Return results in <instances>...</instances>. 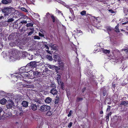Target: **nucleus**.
I'll list each match as a JSON object with an SVG mask.
<instances>
[{
  "mask_svg": "<svg viewBox=\"0 0 128 128\" xmlns=\"http://www.w3.org/2000/svg\"><path fill=\"white\" fill-rule=\"evenodd\" d=\"M2 11L4 14V16H8L10 13H11V14L10 16V17H12V16L13 14L16 16L17 15H18L19 13L18 10H16L10 6L4 8L2 9Z\"/></svg>",
  "mask_w": 128,
  "mask_h": 128,
  "instance_id": "f257e3e1",
  "label": "nucleus"
},
{
  "mask_svg": "<svg viewBox=\"0 0 128 128\" xmlns=\"http://www.w3.org/2000/svg\"><path fill=\"white\" fill-rule=\"evenodd\" d=\"M50 106L43 105L39 107V110L42 112H45L50 110Z\"/></svg>",
  "mask_w": 128,
  "mask_h": 128,
  "instance_id": "f03ea898",
  "label": "nucleus"
},
{
  "mask_svg": "<svg viewBox=\"0 0 128 128\" xmlns=\"http://www.w3.org/2000/svg\"><path fill=\"white\" fill-rule=\"evenodd\" d=\"M14 105V102L12 101L8 102L6 104V106L8 108L11 109L13 107Z\"/></svg>",
  "mask_w": 128,
  "mask_h": 128,
  "instance_id": "7ed1b4c3",
  "label": "nucleus"
},
{
  "mask_svg": "<svg viewBox=\"0 0 128 128\" xmlns=\"http://www.w3.org/2000/svg\"><path fill=\"white\" fill-rule=\"evenodd\" d=\"M48 67L50 69L52 70L55 69L56 71L57 70H59L60 68L55 66H54L52 65H48Z\"/></svg>",
  "mask_w": 128,
  "mask_h": 128,
  "instance_id": "20e7f679",
  "label": "nucleus"
},
{
  "mask_svg": "<svg viewBox=\"0 0 128 128\" xmlns=\"http://www.w3.org/2000/svg\"><path fill=\"white\" fill-rule=\"evenodd\" d=\"M53 60L55 62L57 61H58V62H59V61L61 60L60 56L57 55H54L53 56Z\"/></svg>",
  "mask_w": 128,
  "mask_h": 128,
  "instance_id": "39448f33",
  "label": "nucleus"
},
{
  "mask_svg": "<svg viewBox=\"0 0 128 128\" xmlns=\"http://www.w3.org/2000/svg\"><path fill=\"white\" fill-rule=\"evenodd\" d=\"M32 76L31 78H33L34 77V76L37 77H38L39 76V74H40V72L36 71L34 72H32Z\"/></svg>",
  "mask_w": 128,
  "mask_h": 128,
  "instance_id": "423d86ee",
  "label": "nucleus"
},
{
  "mask_svg": "<svg viewBox=\"0 0 128 128\" xmlns=\"http://www.w3.org/2000/svg\"><path fill=\"white\" fill-rule=\"evenodd\" d=\"M50 92L53 95H56L58 93V91L56 88L51 89Z\"/></svg>",
  "mask_w": 128,
  "mask_h": 128,
  "instance_id": "0eeeda50",
  "label": "nucleus"
},
{
  "mask_svg": "<svg viewBox=\"0 0 128 128\" xmlns=\"http://www.w3.org/2000/svg\"><path fill=\"white\" fill-rule=\"evenodd\" d=\"M31 109L34 111H35L37 109V106L36 104H32L30 106Z\"/></svg>",
  "mask_w": 128,
  "mask_h": 128,
  "instance_id": "6e6552de",
  "label": "nucleus"
},
{
  "mask_svg": "<svg viewBox=\"0 0 128 128\" xmlns=\"http://www.w3.org/2000/svg\"><path fill=\"white\" fill-rule=\"evenodd\" d=\"M12 1V0H2L1 2L3 4H6L10 3Z\"/></svg>",
  "mask_w": 128,
  "mask_h": 128,
  "instance_id": "1a4fd4ad",
  "label": "nucleus"
},
{
  "mask_svg": "<svg viewBox=\"0 0 128 128\" xmlns=\"http://www.w3.org/2000/svg\"><path fill=\"white\" fill-rule=\"evenodd\" d=\"M52 99L49 97L46 98L45 100V102L46 103L49 104L52 101Z\"/></svg>",
  "mask_w": 128,
  "mask_h": 128,
  "instance_id": "9d476101",
  "label": "nucleus"
},
{
  "mask_svg": "<svg viewBox=\"0 0 128 128\" xmlns=\"http://www.w3.org/2000/svg\"><path fill=\"white\" fill-rule=\"evenodd\" d=\"M28 102L25 101H22V106L25 107H26L28 106Z\"/></svg>",
  "mask_w": 128,
  "mask_h": 128,
  "instance_id": "9b49d317",
  "label": "nucleus"
},
{
  "mask_svg": "<svg viewBox=\"0 0 128 128\" xmlns=\"http://www.w3.org/2000/svg\"><path fill=\"white\" fill-rule=\"evenodd\" d=\"M120 105L128 106V101L127 100L122 101L121 102Z\"/></svg>",
  "mask_w": 128,
  "mask_h": 128,
  "instance_id": "f8f14e48",
  "label": "nucleus"
},
{
  "mask_svg": "<svg viewBox=\"0 0 128 128\" xmlns=\"http://www.w3.org/2000/svg\"><path fill=\"white\" fill-rule=\"evenodd\" d=\"M7 102L6 100L4 98H3L0 100V103L2 105L4 104Z\"/></svg>",
  "mask_w": 128,
  "mask_h": 128,
  "instance_id": "ddd939ff",
  "label": "nucleus"
},
{
  "mask_svg": "<svg viewBox=\"0 0 128 128\" xmlns=\"http://www.w3.org/2000/svg\"><path fill=\"white\" fill-rule=\"evenodd\" d=\"M29 64L32 67H34L36 66V61L30 62Z\"/></svg>",
  "mask_w": 128,
  "mask_h": 128,
  "instance_id": "4468645a",
  "label": "nucleus"
},
{
  "mask_svg": "<svg viewBox=\"0 0 128 128\" xmlns=\"http://www.w3.org/2000/svg\"><path fill=\"white\" fill-rule=\"evenodd\" d=\"M15 17V16H13L12 18L11 17L8 19L7 21V22H13L14 20V18Z\"/></svg>",
  "mask_w": 128,
  "mask_h": 128,
  "instance_id": "2eb2a0df",
  "label": "nucleus"
},
{
  "mask_svg": "<svg viewBox=\"0 0 128 128\" xmlns=\"http://www.w3.org/2000/svg\"><path fill=\"white\" fill-rule=\"evenodd\" d=\"M52 48V50H58L57 47L56 45L55 44H53L50 46Z\"/></svg>",
  "mask_w": 128,
  "mask_h": 128,
  "instance_id": "dca6fc26",
  "label": "nucleus"
},
{
  "mask_svg": "<svg viewBox=\"0 0 128 128\" xmlns=\"http://www.w3.org/2000/svg\"><path fill=\"white\" fill-rule=\"evenodd\" d=\"M36 66H41L43 64V62L42 60H40L39 61H36Z\"/></svg>",
  "mask_w": 128,
  "mask_h": 128,
  "instance_id": "f3484780",
  "label": "nucleus"
},
{
  "mask_svg": "<svg viewBox=\"0 0 128 128\" xmlns=\"http://www.w3.org/2000/svg\"><path fill=\"white\" fill-rule=\"evenodd\" d=\"M58 64H59L58 66L60 68H63L64 67V62H62L60 60L58 62Z\"/></svg>",
  "mask_w": 128,
  "mask_h": 128,
  "instance_id": "a211bd4d",
  "label": "nucleus"
},
{
  "mask_svg": "<svg viewBox=\"0 0 128 128\" xmlns=\"http://www.w3.org/2000/svg\"><path fill=\"white\" fill-rule=\"evenodd\" d=\"M26 67H22L20 69L19 71L22 73L25 72L26 71Z\"/></svg>",
  "mask_w": 128,
  "mask_h": 128,
  "instance_id": "6ab92c4d",
  "label": "nucleus"
},
{
  "mask_svg": "<svg viewBox=\"0 0 128 128\" xmlns=\"http://www.w3.org/2000/svg\"><path fill=\"white\" fill-rule=\"evenodd\" d=\"M34 101L36 102H37L39 104H41L42 103L41 101L40 100H39L38 98H36L34 99Z\"/></svg>",
  "mask_w": 128,
  "mask_h": 128,
  "instance_id": "aec40b11",
  "label": "nucleus"
},
{
  "mask_svg": "<svg viewBox=\"0 0 128 128\" xmlns=\"http://www.w3.org/2000/svg\"><path fill=\"white\" fill-rule=\"evenodd\" d=\"M32 72H31L30 74H28V73L26 72V73L27 74H25V76L26 77H30V78H31L32 77Z\"/></svg>",
  "mask_w": 128,
  "mask_h": 128,
  "instance_id": "412c9836",
  "label": "nucleus"
},
{
  "mask_svg": "<svg viewBox=\"0 0 128 128\" xmlns=\"http://www.w3.org/2000/svg\"><path fill=\"white\" fill-rule=\"evenodd\" d=\"M102 51L103 53L105 54H109L110 52L109 50L104 49H102Z\"/></svg>",
  "mask_w": 128,
  "mask_h": 128,
  "instance_id": "4be33fe9",
  "label": "nucleus"
},
{
  "mask_svg": "<svg viewBox=\"0 0 128 128\" xmlns=\"http://www.w3.org/2000/svg\"><path fill=\"white\" fill-rule=\"evenodd\" d=\"M22 96L18 95L16 96V99L17 100H20L22 99Z\"/></svg>",
  "mask_w": 128,
  "mask_h": 128,
  "instance_id": "5701e85b",
  "label": "nucleus"
},
{
  "mask_svg": "<svg viewBox=\"0 0 128 128\" xmlns=\"http://www.w3.org/2000/svg\"><path fill=\"white\" fill-rule=\"evenodd\" d=\"M50 87L51 89L52 88H56V86L55 84L53 83H52L50 85Z\"/></svg>",
  "mask_w": 128,
  "mask_h": 128,
  "instance_id": "b1692460",
  "label": "nucleus"
},
{
  "mask_svg": "<svg viewBox=\"0 0 128 128\" xmlns=\"http://www.w3.org/2000/svg\"><path fill=\"white\" fill-rule=\"evenodd\" d=\"M51 17L52 20L53 22H55V20H56V17L52 14H51Z\"/></svg>",
  "mask_w": 128,
  "mask_h": 128,
  "instance_id": "393cba45",
  "label": "nucleus"
},
{
  "mask_svg": "<svg viewBox=\"0 0 128 128\" xmlns=\"http://www.w3.org/2000/svg\"><path fill=\"white\" fill-rule=\"evenodd\" d=\"M58 76L57 77V80L58 81V82H61V77L59 75H57Z\"/></svg>",
  "mask_w": 128,
  "mask_h": 128,
  "instance_id": "a878e982",
  "label": "nucleus"
},
{
  "mask_svg": "<svg viewBox=\"0 0 128 128\" xmlns=\"http://www.w3.org/2000/svg\"><path fill=\"white\" fill-rule=\"evenodd\" d=\"M4 112L2 111V108L0 107V116H2Z\"/></svg>",
  "mask_w": 128,
  "mask_h": 128,
  "instance_id": "bb28decb",
  "label": "nucleus"
},
{
  "mask_svg": "<svg viewBox=\"0 0 128 128\" xmlns=\"http://www.w3.org/2000/svg\"><path fill=\"white\" fill-rule=\"evenodd\" d=\"M58 84H59L61 86V88L63 89L64 87V83L63 82H61V81L58 82Z\"/></svg>",
  "mask_w": 128,
  "mask_h": 128,
  "instance_id": "cd10ccee",
  "label": "nucleus"
},
{
  "mask_svg": "<svg viewBox=\"0 0 128 128\" xmlns=\"http://www.w3.org/2000/svg\"><path fill=\"white\" fill-rule=\"evenodd\" d=\"M108 31V33L109 34V32L111 31L112 30V28L110 26H108L106 28Z\"/></svg>",
  "mask_w": 128,
  "mask_h": 128,
  "instance_id": "c85d7f7f",
  "label": "nucleus"
},
{
  "mask_svg": "<svg viewBox=\"0 0 128 128\" xmlns=\"http://www.w3.org/2000/svg\"><path fill=\"white\" fill-rule=\"evenodd\" d=\"M80 14L82 16L85 15L86 14V11L85 10H83L80 12Z\"/></svg>",
  "mask_w": 128,
  "mask_h": 128,
  "instance_id": "c756f323",
  "label": "nucleus"
},
{
  "mask_svg": "<svg viewBox=\"0 0 128 128\" xmlns=\"http://www.w3.org/2000/svg\"><path fill=\"white\" fill-rule=\"evenodd\" d=\"M52 114V112L50 111H48L46 113V115L48 116H50Z\"/></svg>",
  "mask_w": 128,
  "mask_h": 128,
  "instance_id": "7c9ffc66",
  "label": "nucleus"
},
{
  "mask_svg": "<svg viewBox=\"0 0 128 128\" xmlns=\"http://www.w3.org/2000/svg\"><path fill=\"white\" fill-rule=\"evenodd\" d=\"M33 26V24L30 23H28L26 24V26L28 27L29 26Z\"/></svg>",
  "mask_w": 128,
  "mask_h": 128,
  "instance_id": "2f4dec72",
  "label": "nucleus"
},
{
  "mask_svg": "<svg viewBox=\"0 0 128 128\" xmlns=\"http://www.w3.org/2000/svg\"><path fill=\"white\" fill-rule=\"evenodd\" d=\"M27 23L26 20H22V21L20 22V23L23 24H26Z\"/></svg>",
  "mask_w": 128,
  "mask_h": 128,
  "instance_id": "473e14b6",
  "label": "nucleus"
},
{
  "mask_svg": "<svg viewBox=\"0 0 128 128\" xmlns=\"http://www.w3.org/2000/svg\"><path fill=\"white\" fill-rule=\"evenodd\" d=\"M44 46L46 48V49H48V50H46L47 51L48 53H49L50 52V51L48 50L49 49L48 47L46 45V44L44 45Z\"/></svg>",
  "mask_w": 128,
  "mask_h": 128,
  "instance_id": "72a5a7b5",
  "label": "nucleus"
},
{
  "mask_svg": "<svg viewBox=\"0 0 128 128\" xmlns=\"http://www.w3.org/2000/svg\"><path fill=\"white\" fill-rule=\"evenodd\" d=\"M21 10L25 12H28V10H27L25 8H21Z\"/></svg>",
  "mask_w": 128,
  "mask_h": 128,
  "instance_id": "f704fd0d",
  "label": "nucleus"
},
{
  "mask_svg": "<svg viewBox=\"0 0 128 128\" xmlns=\"http://www.w3.org/2000/svg\"><path fill=\"white\" fill-rule=\"evenodd\" d=\"M47 58L50 60H52V56L50 55L48 56Z\"/></svg>",
  "mask_w": 128,
  "mask_h": 128,
  "instance_id": "c9c22d12",
  "label": "nucleus"
},
{
  "mask_svg": "<svg viewBox=\"0 0 128 128\" xmlns=\"http://www.w3.org/2000/svg\"><path fill=\"white\" fill-rule=\"evenodd\" d=\"M83 100V99L82 98H78L76 100L77 102H79L80 100Z\"/></svg>",
  "mask_w": 128,
  "mask_h": 128,
  "instance_id": "e433bc0d",
  "label": "nucleus"
},
{
  "mask_svg": "<svg viewBox=\"0 0 128 128\" xmlns=\"http://www.w3.org/2000/svg\"><path fill=\"white\" fill-rule=\"evenodd\" d=\"M111 115V114L110 113L107 114V116H106V120L108 119L109 118V117Z\"/></svg>",
  "mask_w": 128,
  "mask_h": 128,
  "instance_id": "4c0bfd02",
  "label": "nucleus"
},
{
  "mask_svg": "<svg viewBox=\"0 0 128 128\" xmlns=\"http://www.w3.org/2000/svg\"><path fill=\"white\" fill-rule=\"evenodd\" d=\"M118 26H116L115 27V29L116 30V31L117 32H120L119 31V30L118 29Z\"/></svg>",
  "mask_w": 128,
  "mask_h": 128,
  "instance_id": "58836bf2",
  "label": "nucleus"
},
{
  "mask_svg": "<svg viewBox=\"0 0 128 128\" xmlns=\"http://www.w3.org/2000/svg\"><path fill=\"white\" fill-rule=\"evenodd\" d=\"M34 32V30H33L32 31L29 32L28 34V36H30L32 35V34H33Z\"/></svg>",
  "mask_w": 128,
  "mask_h": 128,
  "instance_id": "ea45409f",
  "label": "nucleus"
},
{
  "mask_svg": "<svg viewBox=\"0 0 128 128\" xmlns=\"http://www.w3.org/2000/svg\"><path fill=\"white\" fill-rule=\"evenodd\" d=\"M34 39H37L39 40L40 39V38L38 36H34Z\"/></svg>",
  "mask_w": 128,
  "mask_h": 128,
  "instance_id": "a19ab883",
  "label": "nucleus"
},
{
  "mask_svg": "<svg viewBox=\"0 0 128 128\" xmlns=\"http://www.w3.org/2000/svg\"><path fill=\"white\" fill-rule=\"evenodd\" d=\"M72 111L71 110H70L69 112V114H68V117H70L71 116V114L72 113Z\"/></svg>",
  "mask_w": 128,
  "mask_h": 128,
  "instance_id": "79ce46f5",
  "label": "nucleus"
},
{
  "mask_svg": "<svg viewBox=\"0 0 128 128\" xmlns=\"http://www.w3.org/2000/svg\"><path fill=\"white\" fill-rule=\"evenodd\" d=\"M72 122H70L68 126V127L69 128H70L72 126Z\"/></svg>",
  "mask_w": 128,
  "mask_h": 128,
  "instance_id": "37998d69",
  "label": "nucleus"
},
{
  "mask_svg": "<svg viewBox=\"0 0 128 128\" xmlns=\"http://www.w3.org/2000/svg\"><path fill=\"white\" fill-rule=\"evenodd\" d=\"M49 15H50L51 16V14H50L49 12H48L46 13V16L47 18H48L49 17Z\"/></svg>",
  "mask_w": 128,
  "mask_h": 128,
  "instance_id": "c03bdc74",
  "label": "nucleus"
},
{
  "mask_svg": "<svg viewBox=\"0 0 128 128\" xmlns=\"http://www.w3.org/2000/svg\"><path fill=\"white\" fill-rule=\"evenodd\" d=\"M77 32L78 33H81L82 34V32L80 30H77Z\"/></svg>",
  "mask_w": 128,
  "mask_h": 128,
  "instance_id": "a18cd8bd",
  "label": "nucleus"
},
{
  "mask_svg": "<svg viewBox=\"0 0 128 128\" xmlns=\"http://www.w3.org/2000/svg\"><path fill=\"white\" fill-rule=\"evenodd\" d=\"M106 90H104L103 92V94L104 96L106 95Z\"/></svg>",
  "mask_w": 128,
  "mask_h": 128,
  "instance_id": "49530a36",
  "label": "nucleus"
},
{
  "mask_svg": "<svg viewBox=\"0 0 128 128\" xmlns=\"http://www.w3.org/2000/svg\"><path fill=\"white\" fill-rule=\"evenodd\" d=\"M39 35L40 36L44 37V34L40 33H39Z\"/></svg>",
  "mask_w": 128,
  "mask_h": 128,
  "instance_id": "de8ad7c7",
  "label": "nucleus"
},
{
  "mask_svg": "<svg viewBox=\"0 0 128 128\" xmlns=\"http://www.w3.org/2000/svg\"><path fill=\"white\" fill-rule=\"evenodd\" d=\"M111 106H108V108L107 109V110H110V108Z\"/></svg>",
  "mask_w": 128,
  "mask_h": 128,
  "instance_id": "09e8293b",
  "label": "nucleus"
},
{
  "mask_svg": "<svg viewBox=\"0 0 128 128\" xmlns=\"http://www.w3.org/2000/svg\"><path fill=\"white\" fill-rule=\"evenodd\" d=\"M8 115L9 116H10L12 114V113L11 112H9L8 113Z\"/></svg>",
  "mask_w": 128,
  "mask_h": 128,
  "instance_id": "8fccbe9b",
  "label": "nucleus"
},
{
  "mask_svg": "<svg viewBox=\"0 0 128 128\" xmlns=\"http://www.w3.org/2000/svg\"><path fill=\"white\" fill-rule=\"evenodd\" d=\"M124 51H126V53H128V49H126L124 50Z\"/></svg>",
  "mask_w": 128,
  "mask_h": 128,
  "instance_id": "3c124183",
  "label": "nucleus"
},
{
  "mask_svg": "<svg viewBox=\"0 0 128 128\" xmlns=\"http://www.w3.org/2000/svg\"><path fill=\"white\" fill-rule=\"evenodd\" d=\"M34 57V56L33 55H31V58H29V59L31 60H32L33 59Z\"/></svg>",
  "mask_w": 128,
  "mask_h": 128,
  "instance_id": "603ef678",
  "label": "nucleus"
},
{
  "mask_svg": "<svg viewBox=\"0 0 128 128\" xmlns=\"http://www.w3.org/2000/svg\"><path fill=\"white\" fill-rule=\"evenodd\" d=\"M22 16H24V18L25 19L26 18H27V17L25 16V15H22Z\"/></svg>",
  "mask_w": 128,
  "mask_h": 128,
  "instance_id": "864d4df0",
  "label": "nucleus"
},
{
  "mask_svg": "<svg viewBox=\"0 0 128 128\" xmlns=\"http://www.w3.org/2000/svg\"><path fill=\"white\" fill-rule=\"evenodd\" d=\"M4 18V17L2 16H0V20H2V19L3 18Z\"/></svg>",
  "mask_w": 128,
  "mask_h": 128,
  "instance_id": "5fc2aeb1",
  "label": "nucleus"
},
{
  "mask_svg": "<svg viewBox=\"0 0 128 128\" xmlns=\"http://www.w3.org/2000/svg\"><path fill=\"white\" fill-rule=\"evenodd\" d=\"M109 11L110 12H112V13H113V12H114V11H113L112 10H109Z\"/></svg>",
  "mask_w": 128,
  "mask_h": 128,
  "instance_id": "6e6d98bb",
  "label": "nucleus"
},
{
  "mask_svg": "<svg viewBox=\"0 0 128 128\" xmlns=\"http://www.w3.org/2000/svg\"><path fill=\"white\" fill-rule=\"evenodd\" d=\"M115 86V84H112V87L114 88Z\"/></svg>",
  "mask_w": 128,
  "mask_h": 128,
  "instance_id": "4d7b16f0",
  "label": "nucleus"
},
{
  "mask_svg": "<svg viewBox=\"0 0 128 128\" xmlns=\"http://www.w3.org/2000/svg\"><path fill=\"white\" fill-rule=\"evenodd\" d=\"M85 90H86L85 88H83L82 90V92H83Z\"/></svg>",
  "mask_w": 128,
  "mask_h": 128,
  "instance_id": "13d9d810",
  "label": "nucleus"
},
{
  "mask_svg": "<svg viewBox=\"0 0 128 128\" xmlns=\"http://www.w3.org/2000/svg\"><path fill=\"white\" fill-rule=\"evenodd\" d=\"M128 24L127 22H124L123 23H122V24Z\"/></svg>",
  "mask_w": 128,
  "mask_h": 128,
  "instance_id": "bf43d9fd",
  "label": "nucleus"
},
{
  "mask_svg": "<svg viewBox=\"0 0 128 128\" xmlns=\"http://www.w3.org/2000/svg\"><path fill=\"white\" fill-rule=\"evenodd\" d=\"M58 100H56L55 102V104H57L58 103Z\"/></svg>",
  "mask_w": 128,
  "mask_h": 128,
  "instance_id": "052dcab7",
  "label": "nucleus"
},
{
  "mask_svg": "<svg viewBox=\"0 0 128 128\" xmlns=\"http://www.w3.org/2000/svg\"><path fill=\"white\" fill-rule=\"evenodd\" d=\"M34 29V28H30V30H32V31Z\"/></svg>",
  "mask_w": 128,
  "mask_h": 128,
  "instance_id": "680f3d73",
  "label": "nucleus"
},
{
  "mask_svg": "<svg viewBox=\"0 0 128 128\" xmlns=\"http://www.w3.org/2000/svg\"><path fill=\"white\" fill-rule=\"evenodd\" d=\"M103 113V112L102 111H101V112H100V114H102Z\"/></svg>",
  "mask_w": 128,
  "mask_h": 128,
  "instance_id": "e2e57ef3",
  "label": "nucleus"
},
{
  "mask_svg": "<svg viewBox=\"0 0 128 128\" xmlns=\"http://www.w3.org/2000/svg\"><path fill=\"white\" fill-rule=\"evenodd\" d=\"M12 58H14V56H10V58L11 59Z\"/></svg>",
  "mask_w": 128,
  "mask_h": 128,
  "instance_id": "0e129e2a",
  "label": "nucleus"
},
{
  "mask_svg": "<svg viewBox=\"0 0 128 128\" xmlns=\"http://www.w3.org/2000/svg\"><path fill=\"white\" fill-rule=\"evenodd\" d=\"M56 100H58V101L59 100V98H57Z\"/></svg>",
  "mask_w": 128,
  "mask_h": 128,
  "instance_id": "69168bd1",
  "label": "nucleus"
},
{
  "mask_svg": "<svg viewBox=\"0 0 128 128\" xmlns=\"http://www.w3.org/2000/svg\"><path fill=\"white\" fill-rule=\"evenodd\" d=\"M61 12H60V11H59H59H58V12L59 13H61Z\"/></svg>",
  "mask_w": 128,
  "mask_h": 128,
  "instance_id": "338daca9",
  "label": "nucleus"
},
{
  "mask_svg": "<svg viewBox=\"0 0 128 128\" xmlns=\"http://www.w3.org/2000/svg\"><path fill=\"white\" fill-rule=\"evenodd\" d=\"M108 104H111V103H110V102H108Z\"/></svg>",
  "mask_w": 128,
  "mask_h": 128,
  "instance_id": "774afa93",
  "label": "nucleus"
}]
</instances>
